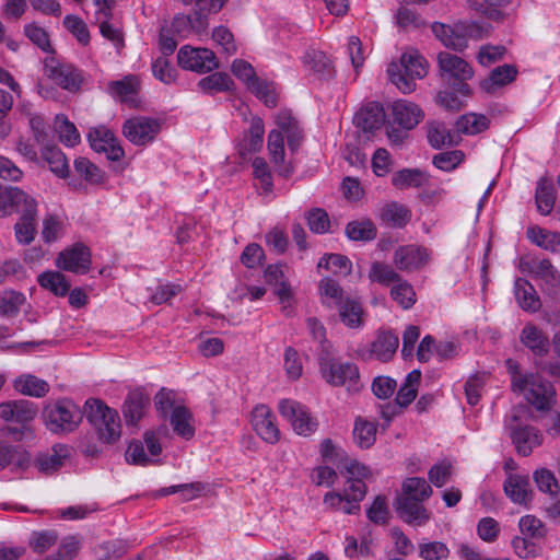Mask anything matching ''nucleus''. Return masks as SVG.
<instances>
[{
	"mask_svg": "<svg viewBox=\"0 0 560 560\" xmlns=\"http://www.w3.org/2000/svg\"><path fill=\"white\" fill-rule=\"evenodd\" d=\"M523 393L525 394L527 401L538 410L549 409L556 397L553 386L537 374H529L527 388Z\"/></svg>",
	"mask_w": 560,
	"mask_h": 560,
	"instance_id": "obj_14",
	"label": "nucleus"
},
{
	"mask_svg": "<svg viewBox=\"0 0 560 560\" xmlns=\"http://www.w3.org/2000/svg\"><path fill=\"white\" fill-rule=\"evenodd\" d=\"M377 423L357 417L353 425V441L362 450H368L376 441Z\"/></svg>",
	"mask_w": 560,
	"mask_h": 560,
	"instance_id": "obj_35",
	"label": "nucleus"
},
{
	"mask_svg": "<svg viewBox=\"0 0 560 560\" xmlns=\"http://www.w3.org/2000/svg\"><path fill=\"white\" fill-rule=\"evenodd\" d=\"M535 199L537 210L544 215L550 214L556 201L555 188L551 180L545 177L538 180Z\"/></svg>",
	"mask_w": 560,
	"mask_h": 560,
	"instance_id": "obj_40",
	"label": "nucleus"
},
{
	"mask_svg": "<svg viewBox=\"0 0 560 560\" xmlns=\"http://www.w3.org/2000/svg\"><path fill=\"white\" fill-rule=\"evenodd\" d=\"M39 285L57 296H65L69 293L70 283L59 271H45L37 278Z\"/></svg>",
	"mask_w": 560,
	"mask_h": 560,
	"instance_id": "obj_43",
	"label": "nucleus"
},
{
	"mask_svg": "<svg viewBox=\"0 0 560 560\" xmlns=\"http://www.w3.org/2000/svg\"><path fill=\"white\" fill-rule=\"evenodd\" d=\"M56 265L62 270L74 273H86L91 267L90 249L83 244H75L60 252Z\"/></svg>",
	"mask_w": 560,
	"mask_h": 560,
	"instance_id": "obj_17",
	"label": "nucleus"
},
{
	"mask_svg": "<svg viewBox=\"0 0 560 560\" xmlns=\"http://www.w3.org/2000/svg\"><path fill=\"white\" fill-rule=\"evenodd\" d=\"M170 421L177 435L186 440H190L195 435L192 416L186 407L177 406L174 408Z\"/></svg>",
	"mask_w": 560,
	"mask_h": 560,
	"instance_id": "obj_39",
	"label": "nucleus"
},
{
	"mask_svg": "<svg viewBox=\"0 0 560 560\" xmlns=\"http://www.w3.org/2000/svg\"><path fill=\"white\" fill-rule=\"evenodd\" d=\"M527 236L538 247L553 254L560 253V233L541 228H529Z\"/></svg>",
	"mask_w": 560,
	"mask_h": 560,
	"instance_id": "obj_36",
	"label": "nucleus"
},
{
	"mask_svg": "<svg viewBox=\"0 0 560 560\" xmlns=\"http://www.w3.org/2000/svg\"><path fill=\"white\" fill-rule=\"evenodd\" d=\"M353 121L363 131L378 129L385 121L384 108L377 102H369L357 112Z\"/></svg>",
	"mask_w": 560,
	"mask_h": 560,
	"instance_id": "obj_27",
	"label": "nucleus"
},
{
	"mask_svg": "<svg viewBox=\"0 0 560 560\" xmlns=\"http://www.w3.org/2000/svg\"><path fill=\"white\" fill-rule=\"evenodd\" d=\"M85 416L95 429L97 438L107 444L115 443L121 434V424L118 412L110 409L98 399L86 400Z\"/></svg>",
	"mask_w": 560,
	"mask_h": 560,
	"instance_id": "obj_5",
	"label": "nucleus"
},
{
	"mask_svg": "<svg viewBox=\"0 0 560 560\" xmlns=\"http://www.w3.org/2000/svg\"><path fill=\"white\" fill-rule=\"evenodd\" d=\"M303 63L320 80L334 75L329 58L320 50L307 51L303 57Z\"/></svg>",
	"mask_w": 560,
	"mask_h": 560,
	"instance_id": "obj_38",
	"label": "nucleus"
},
{
	"mask_svg": "<svg viewBox=\"0 0 560 560\" xmlns=\"http://www.w3.org/2000/svg\"><path fill=\"white\" fill-rule=\"evenodd\" d=\"M147 398L141 392H132L125 400L122 412L127 423L135 424L143 416Z\"/></svg>",
	"mask_w": 560,
	"mask_h": 560,
	"instance_id": "obj_52",
	"label": "nucleus"
},
{
	"mask_svg": "<svg viewBox=\"0 0 560 560\" xmlns=\"http://www.w3.org/2000/svg\"><path fill=\"white\" fill-rule=\"evenodd\" d=\"M88 140L95 152L105 153L110 161H119L125 155L118 139L114 136L113 131L105 126L92 128L89 131Z\"/></svg>",
	"mask_w": 560,
	"mask_h": 560,
	"instance_id": "obj_11",
	"label": "nucleus"
},
{
	"mask_svg": "<svg viewBox=\"0 0 560 560\" xmlns=\"http://www.w3.org/2000/svg\"><path fill=\"white\" fill-rule=\"evenodd\" d=\"M280 415L288 420L299 435H311L317 429V421L311 417L308 409L302 404L282 399L278 406Z\"/></svg>",
	"mask_w": 560,
	"mask_h": 560,
	"instance_id": "obj_9",
	"label": "nucleus"
},
{
	"mask_svg": "<svg viewBox=\"0 0 560 560\" xmlns=\"http://www.w3.org/2000/svg\"><path fill=\"white\" fill-rule=\"evenodd\" d=\"M520 342L535 357H546L550 351L547 332L533 323H527L520 332Z\"/></svg>",
	"mask_w": 560,
	"mask_h": 560,
	"instance_id": "obj_22",
	"label": "nucleus"
},
{
	"mask_svg": "<svg viewBox=\"0 0 560 560\" xmlns=\"http://www.w3.org/2000/svg\"><path fill=\"white\" fill-rule=\"evenodd\" d=\"M505 495L515 504L529 508L534 499L528 476L510 474L503 483Z\"/></svg>",
	"mask_w": 560,
	"mask_h": 560,
	"instance_id": "obj_19",
	"label": "nucleus"
},
{
	"mask_svg": "<svg viewBox=\"0 0 560 560\" xmlns=\"http://www.w3.org/2000/svg\"><path fill=\"white\" fill-rule=\"evenodd\" d=\"M275 122L276 128L268 133L267 149L276 172L279 176L287 178L293 174L294 167L284 159V138L289 150L295 153L304 140V132L300 121L288 109L280 110L276 115Z\"/></svg>",
	"mask_w": 560,
	"mask_h": 560,
	"instance_id": "obj_1",
	"label": "nucleus"
},
{
	"mask_svg": "<svg viewBox=\"0 0 560 560\" xmlns=\"http://www.w3.org/2000/svg\"><path fill=\"white\" fill-rule=\"evenodd\" d=\"M400 278V275L392 266L382 261L372 262L369 271V279L382 285L395 284Z\"/></svg>",
	"mask_w": 560,
	"mask_h": 560,
	"instance_id": "obj_54",
	"label": "nucleus"
},
{
	"mask_svg": "<svg viewBox=\"0 0 560 560\" xmlns=\"http://www.w3.org/2000/svg\"><path fill=\"white\" fill-rule=\"evenodd\" d=\"M533 480L538 490L550 498H557L560 494V485L552 470L545 467L537 468L533 472Z\"/></svg>",
	"mask_w": 560,
	"mask_h": 560,
	"instance_id": "obj_44",
	"label": "nucleus"
},
{
	"mask_svg": "<svg viewBox=\"0 0 560 560\" xmlns=\"http://www.w3.org/2000/svg\"><path fill=\"white\" fill-rule=\"evenodd\" d=\"M70 456V448L65 444H56L51 450L37 456L35 465L39 471L49 475L60 469Z\"/></svg>",
	"mask_w": 560,
	"mask_h": 560,
	"instance_id": "obj_28",
	"label": "nucleus"
},
{
	"mask_svg": "<svg viewBox=\"0 0 560 560\" xmlns=\"http://www.w3.org/2000/svg\"><path fill=\"white\" fill-rule=\"evenodd\" d=\"M160 131L161 121L145 116L131 117L122 125L124 137L138 147L152 142Z\"/></svg>",
	"mask_w": 560,
	"mask_h": 560,
	"instance_id": "obj_8",
	"label": "nucleus"
},
{
	"mask_svg": "<svg viewBox=\"0 0 560 560\" xmlns=\"http://www.w3.org/2000/svg\"><path fill=\"white\" fill-rule=\"evenodd\" d=\"M198 89L207 94H213L223 91H230L234 82L231 77L224 72H214L208 77L202 78L198 82Z\"/></svg>",
	"mask_w": 560,
	"mask_h": 560,
	"instance_id": "obj_48",
	"label": "nucleus"
},
{
	"mask_svg": "<svg viewBox=\"0 0 560 560\" xmlns=\"http://www.w3.org/2000/svg\"><path fill=\"white\" fill-rule=\"evenodd\" d=\"M431 31L446 48L463 51L468 46L464 21H458L453 25L434 22L431 25Z\"/></svg>",
	"mask_w": 560,
	"mask_h": 560,
	"instance_id": "obj_15",
	"label": "nucleus"
},
{
	"mask_svg": "<svg viewBox=\"0 0 560 560\" xmlns=\"http://www.w3.org/2000/svg\"><path fill=\"white\" fill-rule=\"evenodd\" d=\"M252 425L256 433L266 442L275 444L279 441L280 431L275 423V416L271 410L260 405L252 412Z\"/></svg>",
	"mask_w": 560,
	"mask_h": 560,
	"instance_id": "obj_21",
	"label": "nucleus"
},
{
	"mask_svg": "<svg viewBox=\"0 0 560 560\" xmlns=\"http://www.w3.org/2000/svg\"><path fill=\"white\" fill-rule=\"evenodd\" d=\"M529 272L540 279L548 291L556 292L560 288V272L549 259H533Z\"/></svg>",
	"mask_w": 560,
	"mask_h": 560,
	"instance_id": "obj_29",
	"label": "nucleus"
},
{
	"mask_svg": "<svg viewBox=\"0 0 560 560\" xmlns=\"http://www.w3.org/2000/svg\"><path fill=\"white\" fill-rule=\"evenodd\" d=\"M428 141L434 149H441L444 145H454L457 142L456 135L440 121L429 124Z\"/></svg>",
	"mask_w": 560,
	"mask_h": 560,
	"instance_id": "obj_47",
	"label": "nucleus"
},
{
	"mask_svg": "<svg viewBox=\"0 0 560 560\" xmlns=\"http://www.w3.org/2000/svg\"><path fill=\"white\" fill-rule=\"evenodd\" d=\"M38 408L26 399L9 400L0 404V418L5 422L26 424L35 419Z\"/></svg>",
	"mask_w": 560,
	"mask_h": 560,
	"instance_id": "obj_18",
	"label": "nucleus"
},
{
	"mask_svg": "<svg viewBox=\"0 0 560 560\" xmlns=\"http://www.w3.org/2000/svg\"><path fill=\"white\" fill-rule=\"evenodd\" d=\"M517 75V69L513 65H502L494 68L489 77L481 80L480 89L486 93H494L500 88L513 82Z\"/></svg>",
	"mask_w": 560,
	"mask_h": 560,
	"instance_id": "obj_30",
	"label": "nucleus"
},
{
	"mask_svg": "<svg viewBox=\"0 0 560 560\" xmlns=\"http://www.w3.org/2000/svg\"><path fill=\"white\" fill-rule=\"evenodd\" d=\"M306 221L312 232L324 234L329 231L328 213L322 208L311 209L306 214Z\"/></svg>",
	"mask_w": 560,
	"mask_h": 560,
	"instance_id": "obj_64",
	"label": "nucleus"
},
{
	"mask_svg": "<svg viewBox=\"0 0 560 560\" xmlns=\"http://www.w3.org/2000/svg\"><path fill=\"white\" fill-rule=\"evenodd\" d=\"M35 200L18 187H0V217L21 213L33 207Z\"/></svg>",
	"mask_w": 560,
	"mask_h": 560,
	"instance_id": "obj_23",
	"label": "nucleus"
},
{
	"mask_svg": "<svg viewBox=\"0 0 560 560\" xmlns=\"http://www.w3.org/2000/svg\"><path fill=\"white\" fill-rule=\"evenodd\" d=\"M140 82L136 75H127L121 80L108 83L109 92L119 97L121 102L133 105L138 94Z\"/></svg>",
	"mask_w": 560,
	"mask_h": 560,
	"instance_id": "obj_33",
	"label": "nucleus"
},
{
	"mask_svg": "<svg viewBox=\"0 0 560 560\" xmlns=\"http://www.w3.org/2000/svg\"><path fill=\"white\" fill-rule=\"evenodd\" d=\"M432 494V489L423 478H407L402 483V492L398 498L413 500H427Z\"/></svg>",
	"mask_w": 560,
	"mask_h": 560,
	"instance_id": "obj_51",
	"label": "nucleus"
},
{
	"mask_svg": "<svg viewBox=\"0 0 560 560\" xmlns=\"http://www.w3.org/2000/svg\"><path fill=\"white\" fill-rule=\"evenodd\" d=\"M44 72L60 88L68 91H77L80 88L82 78L70 65H61L54 57L44 60Z\"/></svg>",
	"mask_w": 560,
	"mask_h": 560,
	"instance_id": "obj_13",
	"label": "nucleus"
},
{
	"mask_svg": "<svg viewBox=\"0 0 560 560\" xmlns=\"http://www.w3.org/2000/svg\"><path fill=\"white\" fill-rule=\"evenodd\" d=\"M428 72V62L416 49L406 50L400 62H392L387 68L388 79L402 93L416 89V80L422 79Z\"/></svg>",
	"mask_w": 560,
	"mask_h": 560,
	"instance_id": "obj_3",
	"label": "nucleus"
},
{
	"mask_svg": "<svg viewBox=\"0 0 560 560\" xmlns=\"http://www.w3.org/2000/svg\"><path fill=\"white\" fill-rule=\"evenodd\" d=\"M265 126L261 118L255 116L250 120L248 133L240 143V154L253 153L259 151L264 143Z\"/></svg>",
	"mask_w": 560,
	"mask_h": 560,
	"instance_id": "obj_32",
	"label": "nucleus"
},
{
	"mask_svg": "<svg viewBox=\"0 0 560 560\" xmlns=\"http://www.w3.org/2000/svg\"><path fill=\"white\" fill-rule=\"evenodd\" d=\"M247 89L268 107L277 105V93L272 82L256 77Z\"/></svg>",
	"mask_w": 560,
	"mask_h": 560,
	"instance_id": "obj_56",
	"label": "nucleus"
},
{
	"mask_svg": "<svg viewBox=\"0 0 560 560\" xmlns=\"http://www.w3.org/2000/svg\"><path fill=\"white\" fill-rule=\"evenodd\" d=\"M25 303L23 293L16 291H4L0 295V315L13 317L15 316L21 306Z\"/></svg>",
	"mask_w": 560,
	"mask_h": 560,
	"instance_id": "obj_59",
	"label": "nucleus"
},
{
	"mask_svg": "<svg viewBox=\"0 0 560 560\" xmlns=\"http://www.w3.org/2000/svg\"><path fill=\"white\" fill-rule=\"evenodd\" d=\"M43 159L48 163L50 171L60 178L69 174V165L66 155L56 145H44Z\"/></svg>",
	"mask_w": 560,
	"mask_h": 560,
	"instance_id": "obj_42",
	"label": "nucleus"
},
{
	"mask_svg": "<svg viewBox=\"0 0 560 560\" xmlns=\"http://www.w3.org/2000/svg\"><path fill=\"white\" fill-rule=\"evenodd\" d=\"M14 231L16 240L21 244H30L34 240L36 233V203L23 210Z\"/></svg>",
	"mask_w": 560,
	"mask_h": 560,
	"instance_id": "obj_34",
	"label": "nucleus"
},
{
	"mask_svg": "<svg viewBox=\"0 0 560 560\" xmlns=\"http://www.w3.org/2000/svg\"><path fill=\"white\" fill-rule=\"evenodd\" d=\"M253 174L258 182L257 186L262 194H270L273 188V182L268 163L264 158L257 156L253 161Z\"/></svg>",
	"mask_w": 560,
	"mask_h": 560,
	"instance_id": "obj_57",
	"label": "nucleus"
},
{
	"mask_svg": "<svg viewBox=\"0 0 560 560\" xmlns=\"http://www.w3.org/2000/svg\"><path fill=\"white\" fill-rule=\"evenodd\" d=\"M346 235L351 241H372L376 237V226L370 220L352 221L346 226Z\"/></svg>",
	"mask_w": 560,
	"mask_h": 560,
	"instance_id": "obj_53",
	"label": "nucleus"
},
{
	"mask_svg": "<svg viewBox=\"0 0 560 560\" xmlns=\"http://www.w3.org/2000/svg\"><path fill=\"white\" fill-rule=\"evenodd\" d=\"M381 218L390 226L402 228L409 222L411 212L404 205L390 202L383 207Z\"/></svg>",
	"mask_w": 560,
	"mask_h": 560,
	"instance_id": "obj_46",
	"label": "nucleus"
},
{
	"mask_svg": "<svg viewBox=\"0 0 560 560\" xmlns=\"http://www.w3.org/2000/svg\"><path fill=\"white\" fill-rule=\"evenodd\" d=\"M177 61L183 69L198 73L210 72L219 67L218 58L212 50L188 45L178 50Z\"/></svg>",
	"mask_w": 560,
	"mask_h": 560,
	"instance_id": "obj_10",
	"label": "nucleus"
},
{
	"mask_svg": "<svg viewBox=\"0 0 560 560\" xmlns=\"http://www.w3.org/2000/svg\"><path fill=\"white\" fill-rule=\"evenodd\" d=\"M47 429L52 433L72 432L82 420V411L72 400L63 398L47 404L43 411Z\"/></svg>",
	"mask_w": 560,
	"mask_h": 560,
	"instance_id": "obj_7",
	"label": "nucleus"
},
{
	"mask_svg": "<svg viewBox=\"0 0 560 560\" xmlns=\"http://www.w3.org/2000/svg\"><path fill=\"white\" fill-rule=\"evenodd\" d=\"M322 377L331 386L346 387L348 392L358 393L362 388L359 368L352 362H342L334 354L332 346H324L318 353Z\"/></svg>",
	"mask_w": 560,
	"mask_h": 560,
	"instance_id": "obj_2",
	"label": "nucleus"
},
{
	"mask_svg": "<svg viewBox=\"0 0 560 560\" xmlns=\"http://www.w3.org/2000/svg\"><path fill=\"white\" fill-rule=\"evenodd\" d=\"M520 535L511 540L513 552L521 559H533L540 555L538 541L548 535L546 524L536 515L526 514L518 520Z\"/></svg>",
	"mask_w": 560,
	"mask_h": 560,
	"instance_id": "obj_4",
	"label": "nucleus"
},
{
	"mask_svg": "<svg viewBox=\"0 0 560 560\" xmlns=\"http://www.w3.org/2000/svg\"><path fill=\"white\" fill-rule=\"evenodd\" d=\"M63 26L78 39L82 45H88L90 42V32L84 21L73 14L66 15L63 19Z\"/></svg>",
	"mask_w": 560,
	"mask_h": 560,
	"instance_id": "obj_63",
	"label": "nucleus"
},
{
	"mask_svg": "<svg viewBox=\"0 0 560 560\" xmlns=\"http://www.w3.org/2000/svg\"><path fill=\"white\" fill-rule=\"evenodd\" d=\"M430 259V253L425 247L409 244L399 246L393 255V262L400 271H415L423 268Z\"/></svg>",
	"mask_w": 560,
	"mask_h": 560,
	"instance_id": "obj_12",
	"label": "nucleus"
},
{
	"mask_svg": "<svg viewBox=\"0 0 560 560\" xmlns=\"http://www.w3.org/2000/svg\"><path fill=\"white\" fill-rule=\"evenodd\" d=\"M438 65L443 78L463 82L471 79L474 75V70L467 61L447 51H441L438 55Z\"/></svg>",
	"mask_w": 560,
	"mask_h": 560,
	"instance_id": "obj_20",
	"label": "nucleus"
},
{
	"mask_svg": "<svg viewBox=\"0 0 560 560\" xmlns=\"http://www.w3.org/2000/svg\"><path fill=\"white\" fill-rule=\"evenodd\" d=\"M392 121L405 130L413 129L424 117L422 109L415 103L399 100L392 104Z\"/></svg>",
	"mask_w": 560,
	"mask_h": 560,
	"instance_id": "obj_24",
	"label": "nucleus"
},
{
	"mask_svg": "<svg viewBox=\"0 0 560 560\" xmlns=\"http://www.w3.org/2000/svg\"><path fill=\"white\" fill-rule=\"evenodd\" d=\"M317 268H325L332 272L347 275L351 270L350 259L341 254H329L322 257L317 264Z\"/></svg>",
	"mask_w": 560,
	"mask_h": 560,
	"instance_id": "obj_62",
	"label": "nucleus"
},
{
	"mask_svg": "<svg viewBox=\"0 0 560 560\" xmlns=\"http://www.w3.org/2000/svg\"><path fill=\"white\" fill-rule=\"evenodd\" d=\"M13 387L24 396L36 398L45 397L50 388L45 380L32 374H23L16 377L13 382Z\"/></svg>",
	"mask_w": 560,
	"mask_h": 560,
	"instance_id": "obj_31",
	"label": "nucleus"
},
{
	"mask_svg": "<svg viewBox=\"0 0 560 560\" xmlns=\"http://www.w3.org/2000/svg\"><path fill=\"white\" fill-rule=\"evenodd\" d=\"M74 168L90 184H102L104 182V173L86 158L77 159Z\"/></svg>",
	"mask_w": 560,
	"mask_h": 560,
	"instance_id": "obj_61",
	"label": "nucleus"
},
{
	"mask_svg": "<svg viewBox=\"0 0 560 560\" xmlns=\"http://www.w3.org/2000/svg\"><path fill=\"white\" fill-rule=\"evenodd\" d=\"M424 500L397 498L396 512L399 517L409 525L423 526L430 520V513L423 506Z\"/></svg>",
	"mask_w": 560,
	"mask_h": 560,
	"instance_id": "obj_26",
	"label": "nucleus"
},
{
	"mask_svg": "<svg viewBox=\"0 0 560 560\" xmlns=\"http://www.w3.org/2000/svg\"><path fill=\"white\" fill-rule=\"evenodd\" d=\"M399 346V338L390 330H380L370 348L359 355L363 360L375 359L381 362H388L396 353Z\"/></svg>",
	"mask_w": 560,
	"mask_h": 560,
	"instance_id": "obj_16",
	"label": "nucleus"
},
{
	"mask_svg": "<svg viewBox=\"0 0 560 560\" xmlns=\"http://www.w3.org/2000/svg\"><path fill=\"white\" fill-rule=\"evenodd\" d=\"M56 130L59 133L60 141L68 145L74 147L80 141V133L77 127L69 121V119L65 115H57L56 120Z\"/></svg>",
	"mask_w": 560,
	"mask_h": 560,
	"instance_id": "obj_58",
	"label": "nucleus"
},
{
	"mask_svg": "<svg viewBox=\"0 0 560 560\" xmlns=\"http://www.w3.org/2000/svg\"><path fill=\"white\" fill-rule=\"evenodd\" d=\"M24 35L43 51H54L47 31L37 23L32 22L26 24L24 26Z\"/></svg>",
	"mask_w": 560,
	"mask_h": 560,
	"instance_id": "obj_60",
	"label": "nucleus"
},
{
	"mask_svg": "<svg viewBox=\"0 0 560 560\" xmlns=\"http://www.w3.org/2000/svg\"><path fill=\"white\" fill-rule=\"evenodd\" d=\"M490 120L481 114L469 113L456 121V130L466 135H477L488 129Z\"/></svg>",
	"mask_w": 560,
	"mask_h": 560,
	"instance_id": "obj_50",
	"label": "nucleus"
},
{
	"mask_svg": "<svg viewBox=\"0 0 560 560\" xmlns=\"http://www.w3.org/2000/svg\"><path fill=\"white\" fill-rule=\"evenodd\" d=\"M85 416L95 429L97 438L107 444L115 443L121 434V424L118 412L110 409L98 399L86 400Z\"/></svg>",
	"mask_w": 560,
	"mask_h": 560,
	"instance_id": "obj_6",
	"label": "nucleus"
},
{
	"mask_svg": "<svg viewBox=\"0 0 560 560\" xmlns=\"http://www.w3.org/2000/svg\"><path fill=\"white\" fill-rule=\"evenodd\" d=\"M428 182L427 175L417 168H404L392 177V184L398 189L421 187Z\"/></svg>",
	"mask_w": 560,
	"mask_h": 560,
	"instance_id": "obj_49",
	"label": "nucleus"
},
{
	"mask_svg": "<svg viewBox=\"0 0 560 560\" xmlns=\"http://www.w3.org/2000/svg\"><path fill=\"white\" fill-rule=\"evenodd\" d=\"M338 307L340 319L347 327L360 328L363 325V310L358 301L346 299Z\"/></svg>",
	"mask_w": 560,
	"mask_h": 560,
	"instance_id": "obj_45",
	"label": "nucleus"
},
{
	"mask_svg": "<svg viewBox=\"0 0 560 560\" xmlns=\"http://www.w3.org/2000/svg\"><path fill=\"white\" fill-rule=\"evenodd\" d=\"M517 454L529 456L544 441L541 432L533 425H518L510 434Z\"/></svg>",
	"mask_w": 560,
	"mask_h": 560,
	"instance_id": "obj_25",
	"label": "nucleus"
},
{
	"mask_svg": "<svg viewBox=\"0 0 560 560\" xmlns=\"http://www.w3.org/2000/svg\"><path fill=\"white\" fill-rule=\"evenodd\" d=\"M420 382L421 372L419 370H412L408 373L395 399L399 407H407L415 400Z\"/></svg>",
	"mask_w": 560,
	"mask_h": 560,
	"instance_id": "obj_41",
	"label": "nucleus"
},
{
	"mask_svg": "<svg viewBox=\"0 0 560 560\" xmlns=\"http://www.w3.org/2000/svg\"><path fill=\"white\" fill-rule=\"evenodd\" d=\"M515 295L518 305L526 312L535 313L540 308L539 298L534 287L525 279L515 281Z\"/></svg>",
	"mask_w": 560,
	"mask_h": 560,
	"instance_id": "obj_37",
	"label": "nucleus"
},
{
	"mask_svg": "<svg viewBox=\"0 0 560 560\" xmlns=\"http://www.w3.org/2000/svg\"><path fill=\"white\" fill-rule=\"evenodd\" d=\"M390 296L404 310L411 308L416 303V292L413 287L402 278L393 285Z\"/></svg>",
	"mask_w": 560,
	"mask_h": 560,
	"instance_id": "obj_55",
	"label": "nucleus"
}]
</instances>
